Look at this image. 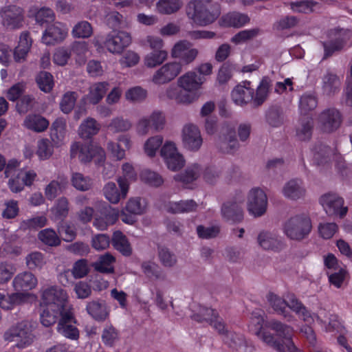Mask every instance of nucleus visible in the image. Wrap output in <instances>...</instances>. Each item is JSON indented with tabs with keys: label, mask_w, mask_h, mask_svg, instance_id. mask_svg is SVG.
<instances>
[{
	"label": "nucleus",
	"mask_w": 352,
	"mask_h": 352,
	"mask_svg": "<svg viewBox=\"0 0 352 352\" xmlns=\"http://www.w3.org/2000/svg\"><path fill=\"white\" fill-rule=\"evenodd\" d=\"M25 263L30 270L41 268L45 264L43 254L38 251L28 254L25 257Z\"/></svg>",
	"instance_id": "nucleus-63"
},
{
	"label": "nucleus",
	"mask_w": 352,
	"mask_h": 352,
	"mask_svg": "<svg viewBox=\"0 0 352 352\" xmlns=\"http://www.w3.org/2000/svg\"><path fill=\"white\" fill-rule=\"evenodd\" d=\"M36 83L39 89L45 92H50L54 86L52 75L47 72H41L36 78Z\"/></svg>",
	"instance_id": "nucleus-56"
},
{
	"label": "nucleus",
	"mask_w": 352,
	"mask_h": 352,
	"mask_svg": "<svg viewBox=\"0 0 352 352\" xmlns=\"http://www.w3.org/2000/svg\"><path fill=\"white\" fill-rule=\"evenodd\" d=\"M221 215L226 221L234 223H240L243 219V210L241 204L236 201H229L221 206Z\"/></svg>",
	"instance_id": "nucleus-22"
},
{
	"label": "nucleus",
	"mask_w": 352,
	"mask_h": 352,
	"mask_svg": "<svg viewBox=\"0 0 352 352\" xmlns=\"http://www.w3.org/2000/svg\"><path fill=\"white\" fill-rule=\"evenodd\" d=\"M311 230L310 219L300 215L291 217L283 226L285 235L290 239L296 241H300L307 237Z\"/></svg>",
	"instance_id": "nucleus-6"
},
{
	"label": "nucleus",
	"mask_w": 352,
	"mask_h": 352,
	"mask_svg": "<svg viewBox=\"0 0 352 352\" xmlns=\"http://www.w3.org/2000/svg\"><path fill=\"white\" fill-rule=\"evenodd\" d=\"M220 334L223 336L224 343L233 350H239L246 343L243 334L230 331L226 327L224 333Z\"/></svg>",
	"instance_id": "nucleus-36"
},
{
	"label": "nucleus",
	"mask_w": 352,
	"mask_h": 352,
	"mask_svg": "<svg viewBox=\"0 0 352 352\" xmlns=\"http://www.w3.org/2000/svg\"><path fill=\"white\" fill-rule=\"evenodd\" d=\"M182 71L181 63L177 61L167 63L155 72L152 76V82L158 85L168 83L174 80Z\"/></svg>",
	"instance_id": "nucleus-12"
},
{
	"label": "nucleus",
	"mask_w": 352,
	"mask_h": 352,
	"mask_svg": "<svg viewBox=\"0 0 352 352\" xmlns=\"http://www.w3.org/2000/svg\"><path fill=\"white\" fill-rule=\"evenodd\" d=\"M342 122L341 113L336 108L323 110L318 117V125L324 133H331L337 131Z\"/></svg>",
	"instance_id": "nucleus-10"
},
{
	"label": "nucleus",
	"mask_w": 352,
	"mask_h": 352,
	"mask_svg": "<svg viewBox=\"0 0 352 352\" xmlns=\"http://www.w3.org/2000/svg\"><path fill=\"white\" fill-rule=\"evenodd\" d=\"M38 239L49 247H57L61 241L58 234L52 228H45L41 230L37 235Z\"/></svg>",
	"instance_id": "nucleus-42"
},
{
	"label": "nucleus",
	"mask_w": 352,
	"mask_h": 352,
	"mask_svg": "<svg viewBox=\"0 0 352 352\" xmlns=\"http://www.w3.org/2000/svg\"><path fill=\"white\" fill-rule=\"evenodd\" d=\"M168 57L166 50L152 51L144 58V64L148 67H155L161 65Z\"/></svg>",
	"instance_id": "nucleus-52"
},
{
	"label": "nucleus",
	"mask_w": 352,
	"mask_h": 352,
	"mask_svg": "<svg viewBox=\"0 0 352 352\" xmlns=\"http://www.w3.org/2000/svg\"><path fill=\"white\" fill-rule=\"evenodd\" d=\"M112 244L116 250L124 256H130L132 252L130 244L123 233L116 231L113 234Z\"/></svg>",
	"instance_id": "nucleus-40"
},
{
	"label": "nucleus",
	"mask_w": 352,
	"mask_h": 352,
	"mask_svg": "<svg viewBox=\"0 0 352 352\" xmlns=\"http://www.w3.org/2000/svg\"><path fill=\"white\" fill-rule=\"evenodd\" d=\"M201 169L198 164L188 166L184 173L174 176V179L184 184H189L196 180L200 175Z\"/></svg>",
	"instance_id": "nucleus-44"
},
{
	"label": "nucleus",
	"mask_w": 352,
	"mask_h": 352,
	"mask_svg": "<svg viewBox=\"0 0 352 352\" xmlns=\"http://www.w3.org/2000/svg\"><path fill=\"white\" fill-rule=\"evenodd\" d=\"M205 78L195 72H188L177 80L178 86L186 93L198 90L205 81Z\"/></svg>",
	"instance_id": "nucleus-21"
},
{
	"label": "nucleus",
	"mask_w": 352,
	"mask_h": 352,
	"mask_svg": "<svg viewBox=\"0 0 352 352\" xmlns=\"http://www.w3.org/2000/svg\"><path fill=\"white\" fill-rule=\"evenodd\" d=\"M54 221H62L67 217L69 202L66 197H60L51 210Z\"/></svg>",
	"instance_id": "nucleus-45"
},
{
	"label": "nucleus",
	"mask_w": 352,
	"mask_h": 352,
	"mask_svg": "<svg viewBox=\"0 0 352 352\" xmlns=\"http://www.w3.org/2000/svg\"><path fill=\"white\" fill-rule=\"evenodd\" d=\"M66 123L63 118H57L50 129V137L55 144L61 142L65 137Z\"/></svg>",
	"instance_id": "nucleus-47"
},
{
	"label": "nucleus",
	"mask_w": 352,
	"mask_h": 352,
	"mask_svg": "<svg viewBox=\"0 0 352 352\" xmlns=\"http://www.w3.org/2000/svg\"><path fill=\"white\" fill-rule=\"evenodd\" d=\"M67 184L65 177H59L57 180H52L45 188V195L47 199L53 200L60 194Z\"/></svg>",
	"instance_id": "nucleus-38"
},
{
	"label": "nucleus",
	"mask_w": 352,
	"mask_h": 352,
	"mask_svg": "<svg viewBox=\"0 0 352 352\" xmlns=\"http://www.w3.org/2000/svg\"><path fill=\"white\" fill-rule=\"evenodd\" d=\"M320 203L329 216L338 215L340 218H342L348 210L346 207H343L344 199L334 193L322 195L320 199Z\"/></svg>",
	"instance_id": "nucleus-13"
},
{
	"label": "nucleus",
	"mask_w": 352,
	"mask_h": 352,
	"mask_svg": "<svg viewBox=\"0 0 352 352\" xmlns=\"http://www.w3.org/2000/svg\"><path fill=\"white\" fill-rule=\"evenodd\" d=\"M270 87V79L267 77H264L257 87L255 96L254 95L253 103L255 106H260L265 101Z\"/></svg>",
	"instance_id": "nucleus-46"
},
{
	"label": "nucleus",
	"mask_w": 352,
	"mask_h": 352,
	"mask_svg": "<svg viewBox=\"0 0 352 352\" xmlns=\"http://www.w3.org/2000/svg\"><path fill=\"white\" fill-rule=\"evenodd\" d=\"M199 51L192 47V44L186 40L179 41L176 43L171 50V56L178 59L177 63L183 65H188L192 63L197 57Z\"/></svg>",
	"instance_id": "nucleus-11"
},
{
	"label": "nucleus",
	"mask_w": 352,
	"mask_h": 352,
	"mask_svg": "<svg viewBox=\"0 0 352 352\" xmlns=\"http://www.w3.org/2000/svg\"><path fill=\"white\" fill-rule=\"evenodd\" d=\"M197 208V204L192 199L169 202L166 205V211L172 214L190 212L195 211Z\"/></svg>",
	"instance_id": "nucleus-31"
},
{
	"label": "nucleus",
	"mask_w": 352,
	"mask_h": 352,
	"mask_svg": "<svg viewBox=\"0 0 352 352\" xmlns=\"http://www.w3.org/2000/svg\"><path fill=\"white\" fill-rule=\"evenodd\" d=\"M86 310L97 321H104L109 317V310L103 300L89 302L87 304Z\"/></svg>",
	"instance_id": "nucleus-27"
},
{
	"label": "nucleus",
	"mask_w": 352,
	"mask_h": 352,
	"mask_svg": "<svg viewBox=\"0 0 352 352\" xmlns=\"http://www.w3.org/2000/svg\"><path fill=\"white\" fill-rule=\"evenodd\" d=\"M257 241L259 245L266 250L278 252L285 247L284 243L276 234L268 231L261 232Z\"/></svg>",
	"instance_id": "nucleus-23"
},
{
	"label": "nucleus",
	"mask_w": 352,
	"mask_h": 352,
	"mask_svg": "<svg viewBox=\"0 0 352 352\" xmlns=\"http://www.w3.org/2000/svg\"><path fill=\"white\" fill-rule=\"evenodd\" d=\"M72 186L78 190L87 191L92 186V180L80 173H73L71 177Z\"/></svg>",
	"instance_id": "nucleus-51"
},
{
	"label": "nucleus",
	"mask_w": 352,
	"mask_h": 352,
	"mask_svg": "<svg viewBox=\"0 0 352 352\" xmlns=\"http://www.w3.org/2000/svg\"><path fill=\"white\" fill-rule=\"evenodd\" d=\"M47 219L45 216H37L23 220L20 223V229L22 230H37L47 225Z\"/></svg>",
	"instance_id": "nucleus-53"
},
{
	"label": "nucleus",
	"mask_w": 352,
	"mask_h": 352,
	"mask_svg": "<svg viewBox=\"0 0 352 352\" xmlns=\"http://www.w3.org/2000/svg\"><path fill=\"white\" fill-rule=\"evenodd\" d=\"M314 128V120L309 116H303L298 120L296 126V137L300 141L311 139Z\"/></svg>",
	"instance_id": "nucleus-28"
},
{
	"label": "nucleus",
	"mask_w": 352,
	"mask_h": 352,
	"mask_svg": "<svg viewBox=\"0 0 352 352\" xmlns=\"http://www.w3.org/2000/svg\"><path fill=\"white\" fill-rule=\"evenodd\" d=\"M67 298L66 292L58 286H50L42 291V304L45 306H52L54 308L61 309L64 313L72 310Z\"/></svg>",
	"instance_id": "nucleus-5"
},
{
	"label": "nucleus",
	"mask_w": 352,
	"mask_h": 352,
	"mask_svg": "<svg viewBox=\"0 0 352 352\" xmlns=\"http://www.w3.org/2000/svg\"><path fill=\"white\" fill-rule=\"evenodd\" d=\"M66 35L65 26L60 23H55L47 28L42 41L46 45H53L54 43L62 41Z\"/></svg>",
	"instance_id": "nucleus-25"
},
{
	"label": "nucleus",
	"mask_w": 352,
	"mask_h": 352,
	"mask_svg": "<svg viewBox=\"0 0 352 352\" xmlns=\"http://www.w3.org/2000/svg\"><path fill=\"white\" fill-rule=\"evenodd\" d=\"M266 327L274 331L276 335L283 339L282 343L287 347L288 352H298L292 338L293 328L276 320H270L265 324Z\"/></svg>",
	"instance_id": "nucleus-14"
},
{
	"label": "nucleus",
	"mask_w": 352,
	"mask_h": 352,
	"mask_svg": "<svg viewBox=\"0 0 352 352\" xmlns=\"http://www.w3.org/2000/svg\"><path fill=\"white\" fill-rule=\"evenodd\" d=\"M72 52L76 56V61L80 65H84L87 60L88 52L87 43L85 41H76L72 48Z\"/></svg>",
	"instance_id": "nucleus-58"
},
{
	"label": "nucleus",
	"mask_w": 352,
	"mask_h": 352,
	"mask_svg": "<svg viewBox=\"0 0 352 352\" xmlns=\"http://www.w3.org/2000/svg\"><path fill=\"white\" fill-rule=\"evenodd\" d=\"M305 192L302 181L297 178L287 182L282 189L284 197L291 200H297L303 197Z\"/></svg>",
	"instance_id": "nucleus-24"
},
{
	"label": "nucleus",
	"mask_w": 352,
	"mask_h": 352,
	"mask_svg": "<svg viewBox=\"0 0 352 352\" xmlns=\"http://www.w3.org/2000/svg\"><path fill=\"white\" fill-rule=\"evenodd\" d=\"M3 338L6 341L14 342L17 348L24 349L32 344L34 336L30 325L23 321L6 331Z\"/></svg>",
	"instance_id": "nucleus-7"
},
{
	"label": "nucleus",
	"mask_w": 352,
	"mask_h": 352,
	"mask_svg": "<svg viewBox=\"0 0 352 352\" xmlns=\"http://www.w3.org/2000/svg\"><path fill=\"white\" fill-rule=\"evenodd\" d=\"M37 285V278L30 272H23L18 274L12 281L15 290L28 291L32 289Z\"/></svg>",
	"instance_id": "nucleus-26"
},
{
	"label": "nucleus",
	"mask_w": 352,
	"mask_h": 352,
	"mask_svg": "<svg viewBox=\"0 0 352 352\" xmlns=\"http://www.w3.org/2000/svg\"><path fill=\"white\" fill-rule=\"evenodd\" d=\"M118 183L120 188V192L116 184L113 182H108L104 185L102 189L105 198L110 203L113 204H118L121 198L124 199L126 197L129 190V184L126 180L119 177Z\"/></svg>",
	"instance_id": "nucleus-17"
},
{
	"label": "nucleus",
	"mask_w": 352,
	"mask_h": 352,
	"mask_svg": "<svg viewBox=\"0 0 352 352\" xmlns=\"http://www.w3.org/2000/svg\"><path fill=\"white\" fill-rule=\"evenodd\" d=\"M351 36V32L347 29L336 28L329 30L327 33L329 40L322 42L324 52L323 58H327L334 53L343 50Z\"/></svg>",
	"instance_id": "nucleus-2"
},
{
	"label": "nucleus",
	"mask_w": 352,
	"mask_h": 352,
	"mask_svg": "<svg viewBox=\"0 0 352 352\" xmlns=\"http://www.w3.org/2000/svg\"><path fill=\"white\" fill-rule=\"evenodd\" d=\"M182 6V0H159L156 3V10L162 14H171L177 12Z\"/></svg>",
	"instance_id": "nucleus-41"
},
{
	"label": "nucleus",
	"mask_w": 352,
	"mask_h": 352,
	"mask_svg": "<svg viewBox=\"0 0 352 352\" xmlns=\"http://www.w3.org/2000/svg\"><path fill=\"white\" fill-rule=\"evenodd\" d=\"M191 318L198 322H206L219 333H224L225 323L215 309L201 307L198 313L191 316Z\"/></svg>",
	"instance_id": "nucleus-15"
},
{
	"label": "nucleus",
	"mask_w": 352,
	"mask_h": 352,
	"mask_svg": "<svg viewBox=\"0 0 352 352\" xmlns=\"http://www.w3.org/2000/svg\"><path fill=\"white\" fill-rule=\"evenodd\" d=\"M70 155L72 158L78 157L81 163L90 162L94 157L97 158L98 164L103 162L105 160L104 149L91 144H81L75 142L71 146Z\"/></svg>",
	"instance_id": "nucleus-4"
},
{
	"label": "nucleus",
	"mask_w": 352,
	"mask_h": 352,
	"mask_svg": "<svg viewBox=\"0 0 352 352\" xmlns=\"http://www.w3.org/2000/svg\"><path fill=\"white\" fill-rule=\"evenodd\" d=\"M163 138L161 135H155L148 138L144 146L146 154L153 157L155 155L159 148L162 145Z\"/></svg>",
	"instance_id": "nucleus-59"
},
{
	"label": "nucleus",
	"mask_w": 352,
	"mask_h": 352,
	"mask_svg": "<svg viewBox=\"0 0 352 352\" xmlns=\"http://www.w3.org/2000/svg\"><path fill=\"white\" fill-rule=\"evenodd\" d=\"M222 20L227 26L240 28L248 23L250 18L245 14L232 12L223 16Z\"/></svg>",
	"instance_id": "nucleus-50"
},
{
	"label": "nucleus",
	"mask_w": 352,
	"mask_h": 352,
	"mask_svg": "<svg viewBox=\"0 0 352 352\" xmlns=\"http://www.w3.org/2000/svg\"><path fill=\"white\" fill-rule=\"evenodd\" d=\"M53 153V145L48 139H42L37 142L36 155L41 160L51 157Z\"/></svg>",
	"instance_id": "nucleus-60"
},
{
	"label": "nucleus",
	"mask_w": 352,
	"mask_h": 352,
	"mask_svg": "<svg viewBox=\"0 0 352 352\" xmlns=\"http://www.w3.org/2000/svg\"><path fill=\"white\" fill-rule=\"evenodd\" d=\"M115 262V258L110 254L106 253L100 256L99 259L93 264L94 269L99 272L111 274L113 272L111 264Z\"/></svg>",
	"instance_id": "nucleus-49"
},
{
	"label": "nucleus",
	"mask_w": 352,
	"mask_h": 352,
	"mask_svg": "<svg viewBox=\"0 0 352 352\" xmlns=\"http://www.w3.org/2000/svg\"><path fill=\"white\" fill-rule=\"evenodd\" d=\"M290 9L294 12L308 14L315 11L320 3L313 0H303L296 2L288 3Z\"/></svg>",
	"instance_id": "nucleus-48"
},
{
	"label": "nucleus",
	"mask_w": 352,
	"mask_h": 352,
	"mask_svg": "<svg viewBox=\"0 0 352 352\" xmlns=\"http://www.w3.org/2000/svg\"><path fill=\"white\" fill-rule=\"evenodd\" d=\"M250 81H244L236 85L232 91L231 96L233 102L239 105H244L253 102L254 90L250 87Z\"/></svg>",
	"instance_id": "nucleus-20"
},
{
	"label": "nucleus",
	"mask_w": 352,
	"mask_h": 352,
	"mask_svg": "<svg viewBox=\"0 0 352 352\" xmlns=\"http://www.w3.org/2000/svg\"><path fill=\"white\" fill-rule=\"evenodd\" d=\"M260 338L268 346L272 347L278 352H288L287 347L280 341L275 339L274 336L269 332H263L258 334Z\"/></svg>",
	"instance_id": "nucleus-62"
},
{
	"label": "nucleus",
	"mask_w": 352,
	"mask_h": 352,
	"mask_svg": "<svg viewBox=\"0 0 352 352\" xmlns=\"http://www.w3.org/2000/svg\"><path fill=\"white\" fill-rule=\"evenodd\" d=\"M166 95L170 100H175L177 103L190 104L193 101V96L183 89H179L175 86H170L166 91Z\"/></svg>",
	"instance_id": "nucleus-39"
},
{
	"label": "nucleus",
	"mask_w": 352,
	"mask_h": 352,
	"mask_svg": "<svg viewBox=\"0 0 352 352\" xmlns=\"http://www.w3.org/2000/svg\"><path fill=\"white\" fill-rule=\"evenodd\" d=\"M108 85L106 82L94 84L90 87L89 94L85 96V100L93 104L98 103L105 95Z\"/></svg>",
	"instance_id": "nucleus-35"
},
{
	"label": "nucleus",
	"mask_w": 352,
	"mask_h": 352,
	"mask_svg": "<svg viewBox=\"0 0 352 352\" xmlns=\"http://www.w3.org/2000/svg\"><path fill=\"white\" fill-rule=\"evenodd\" d=\"M131 38L126 32H118L114 34H109L106 38L104 46L113 54H120L129 45Z\"/></svg>",
	"instance_id": "nucleus-18"
},
{
	"label": "nucleus",
	"mask_w": 352,
	"mask_h": 352,
	"mask_svg": "<svg viewBox=\"0 0 352 352\" xmlns=\"http://www.w3.org/2000/svg\"><path fill=\"white\" fill-rule=\"evenodd\" d=\"M23 125L28 129L40 133L47 129L49 122L41 115L30 114L24 120Z\"/></svg>",
	"instance_id": "nucleus-32"
},
{
	"label": "nucleus",
	"mask_w": 352,
	"mask_h": 352,
	"mask_svg": "<svg viewBox=\"0 0 352 352\" xmlns=\"http://www.w3.org/2000/svg\"><path fill=\"white\" fill-rule=\"evenodd\" d=\"M77 94L74 91L65 93L60 102V108L64 113H70L76 104Z\"/></svg>",
	"instance_id": "nucleus-64"
},
{
	"label": "nucleus",
	"mask_w": 352,
	"mask_h": 352,
	"mask_svg": "<svg viewBox=\"0 0 352 352\" xmlns=\"http://www.w3.org/2000/svg\"><path fill=\"white\" fill-rule=\"evenodd\" d=\"M157 256L161 264L165 267H173L177 262L175 253L164 245L157 246Z\"/></svg>",
	"instance_id": "nucleus-43"
},
{
	"label": "nucleus",
	"mask_w": 352,
	"mask_h": 352,
	"mask_svg": "<svg viewBox=\"0 0 352 352\" xmlns=\"http://www.w3.org/2000/svg\"><path fill=\"white\" fill-rule=\"evenodd\" d=\"M100 129V124L92 118H87L79 126L78 134L83 139H89L96 135Z\"/></svg>",
	"instance_id": "nucleus-34"
},
{
	"label": "nucleus",
	"mask_w": 352,
	"mask_h": 352,
	"mask_svg": "<svg viewBox=\"0 0 352 352\" xmlns=\"http://www.w3.org/2000/svg\"><path fill=\"white\" fill-rule=\"evenodd\" d=\"M101 338L104 345L113 346L119 340L118 331L112 325L107 326L102 331Z\"/></svg>",
	"instance_id": "nucleus-61"
},
{
	"label": "nucleus",
	"mask_w": 352,
	"mask_h": 352,
	"mask_svg": "<svg viewBox=\"0 0 352 352\" xmlns=\"http://www.w3.org/2000/svg\"><path fill=\"white\" fill-rule=\"evenodd\" d=\"M93 29L91 24L86 21L77 23L73 28L72 34L75 38H89L92 35Z\"/></svg>",
	"instance_id": "nucleus-55"
},
{
	"label": "nucleus",
	"mask_w": 352,
	"mask_h": 352,
	"mask_svg": "<svg viewBox=\"0 0 352 352\" xmlns=\"http://www.w3.org/2000/svg\"><path fill=\"white\" fill-rule=\"evenodd\" d=\"M268 205V199L265 192L260 188H252L247 197V210L248 213L258 218L263 216Z\"/></svg>",
	"instance_id": "nucleus-8"
},
{
	"label": "nucleus",
	"mask_w": 352,
	"mask_h": 352,
	"mask_svg": "<svg viewBox=\"0 0 352 352\" xmlns=\"http://www.w3.org/2000/svg\"><path fill=\"white\" fill-rule=\"evenodd\" d=\"M267 300L276 312L282 315L287 321L292 320V316L287 310V300L283 299L274 294H269Z\"/></svg>",
	"instance_id": "nucleus-37"
},
{
	"label": "nucleus",
	"mask_w": 352,
	"mask_h": 352,
	"mask_svg": "<svg viewBox=\"0 0 352 352\" xmlns=\"http://www.w3.org/2000/svg\"><path fill=\"white\" fill-rule=\"evenodd\" d=\"M332 150L329 146L320 144L316 148L314 160L318 165H323L330 160Z\"/></svg>",
	"instance_id": "nucleus-54"
},
{
	"label": "nucleus",
	"mask_w": 352,
	"mask_h": 352,
	"mask_svg": "<svg viewBox=\"0 0 352 352\" xmlns=\"http://www.w3.org/2000/svg\"><path fill=\"white\" fill-rule=\"evenodd\" d=\"M186 14L194 23L205 26L213 23L220 15L219 4H213L208 8L203 1H192L186 7Z\"/></svg>",
	"instance_id": "nucleus-1"
},
{
	"label": "nucleus",
	"mask_w": 352,
	"mask_h": 352,
	"mask_svg": "<svg viewBox=\"0 0 352 352\" xmlns=\"http://www.w3.org/2000/svg\"><path fill=\"white\" fill-rule=\"evenodd\" d=\"M322 91L328 96L337 94L340 90L341 82L339 77L330 72H327L322 77Z\"/></svg>",
	"instance_id": "nucleus-29"
},
{
	"label": "nucleus",
	"mask_w": 352,
	"mask_h": 352,
	"mask_svg": "<svg viewBox=\"0 0 352 352\" xmlns=\"http://www.w3.org/2000/svg\"><path fill=\"white\" fill-rule=\"evenodd\" d=\"M64 317L60 318L57 325V331L63 336L72 339L77 340L79 337L78 329L72 324L75 322V318L72 310L64 313Z\"/></svg>",
	"instance_id": "nucleus-19"
},
{
	"label": "nucleus",
	"mask_w": 352,
	"mask_h": 352,
	"mask_svg": "<svg viewBox=\"0 0 352 352\" xmlns=\"http://www.w3.org/2000/svg\"><path fill=\"white\" fill-rule=\"evenodd\" d=\"M217 147L224 153H233L239 148L234 125L227 122L223 124L217 141Z\"/></svg>",
	"instance_id": "nucleus-9"
},
{
	"label": "nucleus",
	"mask_w": 352,
	"mask_h": 352,
	"mask_svg": "<svg viewBox=\"0 0 352 352\" xmlns=\"http://www.w3.org/2000/svg\"><path fill=\"white\" fill-rule=\"evenodd\" d=\"M64 314L61 309L54 308L52 306H45L40 314V321L43 326L49 327L59 321L60 318H63Z\"/></svg>",
	"instance_id": "nucleus-30"
},
{
	"label": "nucleus",
	"mask_w": 352,
	"mask_h": 352,
	"mask_svg": "<svg viewBox=\"0 0 352 352\" xmlns=\"http://www.w3.org/2000/svg\"><path fill=\"white\" fill-rule=\"evenodd\" d=\"M265 120L272 127L280 126L285 120L283 108L278 105L271 106L265 113Z\"/></svg>",
	"instance_id": "nucleus-33"
},
{
	"label": "nucleus",
	"mask_w": 352,
	"mask_h": 352,
	"mask_svg": "<svg viewBox=\"0 0 352 352\" xmlns=\"http://www.w3.org/2000/svg\"><path fill=\"white\" fill-rule=\"evenodd\" d=\"M184 146L192 151H198L203 143V139L198 127L194 124L186 125L182 131Z\"/></svg>",
	"instance_id": "nucleus-16"
},
{
	"label": "nucleus",
	"mask_w": 352,
	"mask_h": 352,
	"mask_svg": "<svg viewBox=\"0 0 352 352\" xmlns=\"http://www.w3.org/2000/svg\"><path fill=\"white\" fill-rule=\"evenodd\" d=\"M57 230L58 234L63 236V240L67 242L72 241L76 236L74 226L64 221H59L57 225Z\"/></svg>",
	"instance_id": "nucleus-57"
},
{
	"label": "nucleus",
	"mask_w": 352,
	"mask_h": 352,
	"mask_svg": "<svg viewBox=\"0 0 352 352\" xmlns=\"http://www.w3.org/2000/svg\"><path fill=\"white\" fill-rule=\"evenodd\" d=\"M1 24L9 31L21 29L25 23V11L16 5H8L0 9Z\"/></svg>",
	"instance_id": "nucleus-3"
}]
</instances>
